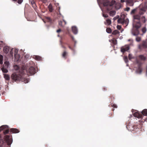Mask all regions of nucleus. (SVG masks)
Here are the masks:
<instances>
[{
  "label": "nucleus",
  "mask_w": 147,
  "mask_h": 147,
  "mask_svg": "<svg viewBox=\"0 0 147 147\" xmlns=\"http://www.w3.org/2000/svg\"><path fill=\"white\" fill-rule=\"evenodd\" d=\"M147 10V2L143 6H140L139 13L134 16V27L139 29L141 26L140 21L143 23L146 22V20L144 16H142Z\"/></svg>",
  "instance_id": "nucleus-1"
},
{
  "label": "nucleus",
  "mask_w": 147,
  "mask_h": 147,
  "mask_svg": "<svg viewBox=\"0 0 147 147\" xmlns=\"http://www.w3.org/2000/svg\"><path fill=\"white\" fill-rule=\"evenodd\" d=\"M11 78L12 80L16 82L21 81L26 83H28L29 82L28 80L27 79L22 77L21 74L17 72L12 74L11 75Z\"/></svg>",
  "instance_id": "nucleus-2"
},
{
  "label": "nucleus",
  "mask_w": 147,
  "mask_h": 147,
  "mask_svg": "<svg viewBox=\"0 0 147 147\" xmlns=\"http://www.w3.org/2000/svg\"><path fill=\"white\" fill-rule=\"evenodd\" d=\"M116 2L114 0H112L111 2L109 1H105L103 2V5L104 6H109L111 8L112 6L114 5Z\"/></svg>",
  "instance_id": "nucleus-3"
},
{
  "label": "nucleus",
  "mask_w": 147,
  "mask_h": 147,
  "mask_svg": "<svg viewBox=\"0 0 147 147\" xmlns=\"http://www.w3.org/2000/svg\"><path fill=\"white\" fill-rule=\"evenodd\" d=\"M27 72L28 75L34 74L36 72L35 69L33 67H30L27 70Z\"/></svg>",
  "instance_id": "nucleus-4"
},
{
  "label": "nucleus",
  "mask_w": 147,
  "mask_h": 147,
  "mask_svg": "<svg viewBox=\"0 0 147 147\" xmlns=\"http://www.w3.org/2000/svg\"><path fill=\"white\" fill-rule=\"evenodd\" d=\"M131 33L134 35H138L139 34V32L138 30V29L135 28L134 27L132 30Z\"/></svg>",
  "instance_id": "nucleus-5"
},
{
  "label": "nucleus",
  "mask_w": 147,
  "mask_h": 147,
  "mask_svg": "<svg viewBox=\"0 0 147 147\" xmlns=\"http://www.w3.org/2000/svg\"><path fill=\"white\" fill-rule=\"evenodd\" d=\"M134 116L138 118H142V115L141 113H140L137 111L134 113L133 114Z\"/></svg>",
  "instance_id": "nucleus-6"
},
{
  "label": "nucleus",
  "mask_w": 147,
  "mask_h": 147,
  "mask_svg": "<svg viewBox=\"0 0 147 147\" xmlns=\"http://www.w3.org/2000/svg\"><path fill=\"white\" fill-rule=\"evenodd\" d=\"M66 24V22L64 20H63V21H60L59 22V26L61 27H63Z\"/></svg>",
  "instance_id": "nucleus-7"
},
{
  "label": "nucleus",
  "mask_w": 147,
  "mask_h": 147,
  "mask_svg": "<svg viewBox=\"0 0 147 147\" xmlns=\"http://www.w3.org/2000/svg\"><path fill=\"white\" fill-rule=\"evenodd\" d=\"M142 71V69L141 67V64H139L138 65V68L136 71V72L138 74H140Z\"/></svg>",
  "instance_id": "nucleus-8"
},
{
  "label": "nucleus",
  "mask_w": 147,
  "mask_h": 147,
  "mask_svg": "<svg viewBox=\"0 0 147 147\" xmlns=\"http://www.w3.org/2000/svg\"><path fill=\"white\" fill-rule=\"evenodd\" d=\"M146 47H147V42L145 41H143L142 44L139 46L140 49H141L142 48H146Z\"/></svg>",
  "instance_id": "nucleus-9"
},
{
  "label": "nucleus",
  "mask_w": 147,
  "mask_h": 147,
  "mask_svg": "<svg viewBox=\"0 0 147 147\" xmlns=\"http://www.w3.org/2000/svg\"><path fill=\"white\" fill-rule=\"evenodd\" d=\"M129 47L128 46H126L121 48V51L122 52L124 53L125 51H127L129 50Z\"/></svg>",
  "instance_id": "nucleus-10"
},
{
  "label": "nucleus",
  "mask_w": 147,
  "mask_h": 147,
  "mask_svg": "<svg viewBox=\"0 0 147 147\" xmlns=\"http://www.w3.org/2000/svg\"><path fill=\"white\" fill-rule=\"evenodd\" d=\"M10 131L13 133H17L19 132V131L17 129L13 128L10 129Z\"/></svg>",
  "instance_id": "nucleus-11"
},
{
  "label": "nucleus",
  "mask_w": 147,
  "mask_h": 147,
  "mask_svg": "<svg viewBox=\"0 0 147 147\" xmlns=\"http://www.w3.org/2000/svg\"><path fill=\"white\" fill-rule=\"evenodd\" d=\"M68 55V53L65 50H64L62 54V57L66 59H67Z\"/></svg>",
  "instance_id": "nucleus-12"
},
{
  "label": "nucleus",
  "mask_w": 147,
  "mask_h": 147,
  "mask_svg": "<svg viewBox=\"0 0 147 147\" xmlns=\"http://www.w3.org/2000/svg\"><path fill=\"white\" fill-rule=\"evenodd\" d=\"M3 50L4 53L7 54L9 51V48L8 46H5L3 48Z\"/></svg>",
  "instance_id": "nucleus-13"
},
{
  "label": "nucleus",
  "mask_w": 147,
  "mask_h": 147,
  "mask_svg": "<svg viewBox=\"0 0 147 147\" xmlns=\"http://www.w3.org/2000/svg\"><path fill=\"white\" fill-rule=\"evenodd\" d=\"M72 30L74 34H76L78 32V30L77 28L75 26H73L72 27Z\"/></svg>",
  "instance_id": "nucleus-14"
},
{
  "label": "nucleus",
  "mask_w": 147,
  "mask_h": 147,
  "mask_svg": "<svg viewBox=\"0 0 147 147\" xmlns=\"http://www.w3.org/2000/svg\"><path fill=\"white\" fill-rule=\"evenodd\" d=\"M7 68L8 67H5L3 65L2 68H1L2 72L3 73H7L8 71V70L7 69Z\"/></svg>",
  "instance_id": "nucleus-15"
},
{
  "label": "nucleus",
  "mask_w": 147,
  "mask_h": 147,
  "mask_svg": "<svg viewBox=\"0 0 147 147\" xmlns=\"http://www.w3.org/2000/svg\"><path fill=\"white\" fill-rule=\"evenodd\" d=\"M142 114V117H143V116H147V109H144L141 113Z\"/></svg>",
  "instance_id": "nucleus-16"
},
{
  "label": "nucleus",
  "mask_w": 147,
  "mask_h": 147,
  "mask_svg": "<svg viewBox=\"0 0 147 147\" xmlns=\"http://www.w3.org/2000/svg\"><path fill=\"white\" fill-rule=\"evenodd\" d=\"M48 8L50 12H53V6L50 3L48 6Z\"/></svg>",
  "instance_id": "nucleus-17"
},
{
  "label": "nucleus",
  "mask_w": 147,
  "mask_h": 147,
  "mask_svg": "<svg viewBox=\"0 0 147 147\" xmlns=\"http://www.w3.org/2000/svg\"><path fill=\"white\" fill-rule=\"evenodd\" d=\"M34 58L36 60L39 61L41 60L42 59L41 57L37 55L34 56Z\"/></svg>",
  "instance_id": "nucleus-18"
},
{
  "label": "nucleus",
  "mask_w": 147,
  "mask_h": 147,
  "mask_svg": "<svg viewBox=\"0 0 147 147\" xmlns=\"http://www.w3.org/2000/svg\"><path fill=\"white\" fill-rule=\"evenodd\" d=\"M46 20L48 22H49L51 23H52L53 22V20L49 17H47L46 18Z\"/></svg>",
  "instance_id": "nucleus-19"
},
{
  "label": "nucleus",
  "mask_w": 147,
  "mask_h": 147,
  "mask_svg": "<svg viewBox=\"0 0 147 147\" xmlns=\"http://www.w3.org/2000/svg\"><path fill=\"white\" fill-rule=\"evenodd\" d=\"M3 75L4 77L6 80H9L10 77L9 75L5 74H4Z\"/></svg>",
  "instance_id": "nucleus-20"
},
{
  "label": "nucleus",
  "mask_w": 147,
  "mask_h": 147,
  "mask_svg": "<svg viewBox=\"0 0 147 147\" xmlns=\"http://www.w3.org/2000/svg\"><path fill=\"white\" fill-rule=\"evenodd\" d=\"M111 22L110 19H107L106 20V22H105V24L106 25H109L111 24Z\"/></svg>",
  "instance_id": "nucleus-21"
},
{
  "label": "nucleus",
  "mask_w": 147,
  "mask_h": 147,
  "mask_svg": "<svg viewBox=\"0 0 147 147\" xmlns=\"http://www.w3.org/2000/svg\"><path fill=\"white\" fill-rule=\"evenodd\" d=\"M124 21V19H122L121 18H119L117 21V22L118 23L123 24V22Z\"/></svg>",
  "instance_id": "nucleus-22"
},
{
  "label": "nucleus",
  "mask_w": 147,
  "mask_h": 147,
  "mask_svg": "<svg viewBox=\"0 0 147 147\" xmlns=\"http://www.w3.org/2000/svg\"><path fill=\"white\" fill-rule=\"evenodd\" d=\"M31 3L32 7L34 9H35L36 8V6L35 1L34 0H32L31 2Z\"/></svg>",
  "instance_id": "nucleus-23"
},
{
  "label": "nucleus",
  "mask_w": 147,
  "mask_h": 147,
  "mask_svg": "<svg viewBox=\"0 0 147 147\" xmlns=\"http://www.w3.org/2000/svg\"><path fill=\"white\" fill-rule=\"evenodd\" d=\"M119 32L117 30H114L112 32V34L113 35H119Z\"/></svg>",
  "instance_id": "nucleus-24"
},
{
  "label": "nucleus",
  "mask_w": 147,
  "mask_h": 147,
  "mask_svg": "<svg viewBox=\"0 0 147 147\" xmlns=\"http://www.w3.org/2000/svg\"><path fill=\"white\" fill-rule=\"evenodd\" d=\"M116 11L114 10H112L110 11L109 14L110 16H112L115 15Z\"/></svg>",
  "instance_id": "nucleus-25"
},
{
  "label": "nucleus",
  "mask_w": 147,
  "mask_h": 147,
  "mask_svg": "<svg viewBox=\"0 0 147 147\" xmlns=\"http://www.w3.org/2000/svg\"><path fill=\"white\" fill-rule=\"evenodd\" d=\"M139 57L141 60L143 61L145 60L146 59L145 57L142 55H139Z\"/></svg>",
  "instance_id": "nucleus-26"
},
{
  "label": "nucleus",
  "mask_w": 147,
  "mask_h": 147,
  "mask_svg": "<svg viewBox=\"0 0 147 147\" xmlns=\"http://www.w3.org/2000/svg\"><path fill=\"white\" fill-rule=\"evenodd\" d=\"M129 23V20L128 19H126L125 20L124 19V21L123 22V24H125L126 26H127Z\"/></svg>",
  "instance_id": "nucleus-27"
},
{
  "label": "nucleus",
  "mask_w": 147,
  "mask_h": 147,
  "mask_svg": "<svg viewBox=\"0 0 147 147\" xmlns=\"http://www.w3.org/2000/svg\"><path fill=\"white\" fill-rule=\"evenodd\" d=\"M111 28H107L106 29L107 32L109 33H110L111 32Z\"/></svg>",
  "instance_id": "nucleus-28"
},
{
  "label": "nucleus",
  "mask_w": 147,
  "mask_h": 147,
  "mask_svg": "<svg viewBox=\"0 0 147 147\" xmlns=\"http://www.w3.org/2000/svg\"><path fill=\"white\" fill-rule=\"evenodd\" d=\"M112 43L114 45H116L117 44V40L115 39H114L112 40Z\"/></svg>",
  "instance_id": "nucleus-29"
},
{
  "label": "nucleus",
  "mask_w": 147,
  "mask_h": 147,
  "mask_svg": "<svg viewBox=\"0 0 147 147\" xmlns=\"http://www.w3.org/2000/svg\"><path fill=\"white\" fill-rule=\"evenodd\" d=\"M142 31L143 32V34L145 33L146 31V27H144L142 29Z\"/></svg>",
  "instance_id": "nucleus-30"
},
{
  "label": "nucleus",
  "mask_w": 147,
  "mask_h": 147,
  "mask_svg": "<svg viewBox=\"0 0 147 147\" xmlns=\"http://www.w3.org/2000/svg\"><path fill=\"white\" fill-rule=\"evenodd\" d=\"M5 65H4L5 67H8V66L9 65V63L8 61H6L4 63Z\"/></svg>",
  "instance_id": "nucleus-31"
},
{
  "label": "nucleus",
  "mask_w": 147,
  "mask_h": 147,
  "mask_svg": "<svg viewBox=\"0 0 147 147\" xmlns=\"http://www.w3.org/2000/svg\"><path fill=\"white\" fill-rule=\"evenodd\" d=\"M3 56L1 55H0V63L1 64H2L3 63Z\"/></svg>",
  "instance_id": "nucleus-32"
},
{
  "label": "nucleus",
  "mask_w": 147,
  "mask_h": 147,
  "mask_svg": "<svg viewBox=\"0 0 147 147\" xmlns=\"http://www.w3.org/2000/svg\"><path fill=\"white\" fill-rule=\"evenodd\" d=\"M141 38L140 37L137 36L136 38V40L137 42H139L141 40Z\"/></svg>",
  "instance_id": "nucleus-33"
},
{
  "label": "nucleus",
  "mask_w": 147,
  "mask_h": 147,
  "mask_svg": "<svg viewBox=\"0 0 147 147\" xmlns=\"http://www.w3.org/2000/svg\"><path fill=\"white\" fill-rule=\"evenodd\" d=\"M136 11V9H134L132 10L130 13L131 14H134L135 13Z\"/></svg>",
  "instance_id": "nucleus-34"
},
{
  "label": "nucleus",
  "mask_w": 147,
  "mask_h": 147,
  "mask_svg": "<svg viewBox=\"0 0 147 147\" xmlns=\"http://www.w3.org/2000/svg\"><path fill=\"white\" fill-rule=\"evenodd\" d=\"M124 60L125 63H126L128 62V60L127 58V57H125L124 58Z\"/></svg>",
  "instance_id": "nucleus-35"
},
{
  "label": "nucleus",
  "mask_w": 147,
  "mask_h": 147,
  "mask_svg": "<svg viewBox=\"0 0 147 147\" xmlns=\"http://www.w3.org/2000/svg\"><path fill=\"white\" fill-rule=\"evenodd\" d=\"M61 47L64 49H66V47L64 46L62 44V42H61Z\"/></svg>",
  "instance_id": "nucleus-36"
},
{
  "label": "nucleus",
  "mask_w": 147,
  "mask_h": 147,
  "mask_svg": "<svg viewBox=\"0 0 147 147\" xmlns=\"http://www.w3.org/2000/svg\"><path fill=\"white\" fill-rule=\"evenodd\" d=\"M23 0H18V3L19 4H21L23 2Z\"/></svg>",
  "instance_id": "nucleus-37"
},
{
  "label": "nucleus",
  "mask_w": 147,
  "mask_h": 147,
  "mask_svg": "<svg viewBox=\"0 0 147 147\" xmlns=\"http://www.w3.org/2000/svg\"><path fill=\"white\" fill-rule=\"evenodd\" d=\"M67 46H68V47L70 49L72 50H73V48H72L69 44H67Z\"/></svg>",
  "instance_id": "nucleus-38"
},
{
  "label": "nucleus",
  "mask_w": 147,
  "mask_h": 147,
  "mask_svg": "<svg viewBox=\"0 0 147 147\" xmlns=\"http://www.w3.org/2000/svg\"><path fill=\"white\" fill-rule=\"evenodd\" d=\"M129 10H130V8L129 7H127L125 8V10L128 11H129Z\"/></svg>",
  "instance_id": "nucleus-39"
},
{
  "label": "nucleus",
  "mask_w": 147,
  "mask_h": 147,
  "mask_svg": "<svg viewBox=\"0 0 147 147\" xmlns=\"http://www.w3.org/2000/svg\"><path fill=\"white\" fill-rule=\"evenodd\" d=\"M103 16L105 18H107L108 17V16L107 14H103Z\"/></svg>",
  "instance_id": "nucleus-40"
},
{
  "label": "nucleus",
  "mask_w": 147,
  "mask_h": 147,
  "mask_svg": "<svg viewBox=\"0 0 147 147\" xmlns=\"http://www.w3.org/2000/svg\"><path fill=\"white\" fill-rule=\"evenodd\" d=\"M117 28L118 30H120L121 28V26L119 25H117Z\"/></svg>",
  "instance_id": "nucleus-41"
},
{
  "label": "nucleus",
  "mask_w": 147,
  "mask_h": 147,
  "mask_svg": "<svg viewBox=\"0 0 147 147\" xmlns=\"http://www.w3.org/2000/svg\"><path fill=\"white\" fill-rule=\"evenodd\" d=\"M112 106L113 107L115 108H117V105L115 104H113Z\"/></svg>",
  "instance_id": "nucleus-42"
},
{
  "label": "nucleus",
  "mask_w": 147,
  "mask_h": 147,
  "mask_svg": "<svg viewBox=\"0 0 147 147\" xmlns=\"http://www.w3.org/2000/svg\"><path fill=\"white\" fill-rule=\"evenodd\" d=\"M147 2V0H146V1L145 2V3L144 4H142L140 6H143L144 5H145V4Z\"/></svg>",
  "instance_id": "nucleus-43"
},
{
  "label": "nucleus",
  "mask_w": 147,
  "mask_h": 147,
  "mask_svg": "<svg viewBox=\"0 0 147 147\" xmlns=\"http://www.w3.org/2000/svg\"><path fill=\"white\" fill-rule=\"evenodd\" d=\"M129 5L131 6H133V2H130L129 3Z\"/></svg>",
  "instance_id": "nucleus-44"
},
{
  "label": "nucleus",
  "mask_w": 147,
  "mask_h": 147,
  "mask_svg": "<svg viewBox=\"0 0 147 147\" xmlns=\"http://www.w3.org/2000/svg\"><path fill=\"white\" fill-rule=\"evenodd\" d=\"M61 31V29H58L57 30V33H59Z\"/></svg>",
  "instance_id": "nucleus-45"
},
{
  "label": "nucleus",
  "mask_w": 147,
  "mask_h": 147,
  "mask_svg": "<svg viewBox=\"0 0 147 147\" xmlns=\"http://www.w3.org/2000/svg\"><path fill=\"white\" fill-rule=\"evenodd\" d=\"M142 125H138L137 127H138V128H140V127H142Z\"/></svg>",
  "instance_id": "nucleus-46"
},
{
  "label": "nucleus",
  "mask_w": 147,
  "mask_h": 147,
  "mask_svg": "<svg viewBox=\"0 0 147 147\" xmlns=\"http://www.w3.org/2000/svg\"><path fill=\"white\" fill-rule=\"evenodd\" d=\"M10 54L11 55H12V54H13V52H12V50H11V51H10Z\"/></svg>",
  "instance_id": "nucleus-47"
},
{
  "label": "nucleus",
  "mask_w": 147,
  "mask_h": 147,
  "mask_svg": "<svg viewBox=\"0 0 147 147\" xmlns=\"http://www.w3.org/2000/svg\"><path fill=\"white\" fill-rule=\"evenodd\" d=\"M103 89L104 90H107V88L106 87L103 88Z\"/></svg>",
  "instance_id": "nucleus-48"
},
{
  "label": "nucleus",
  "mask_w": 147,
  "mask_h": 147,
  "mask_svg": "<svg viewBox=\"0 0 147 147\" xmlns=\"http://www.w3.org/2000/svg\"><path fill=\"white\" fill-rule=\"evenodd\" d=\"M110 98L112 99L113 98H114V97H113L112 95H110Z\"/></svg>",
  "instance_id": "nucleus-49"
},
{
  "label": "nucleus",
  "mask_w": 147,
  "mask_h": 147,
  "mask_svg": "<svg viewBox=\"0 0 147 147\" xmlns=\"http://www.w3.org/2000/svg\"><path fill=\"white\" fill-rule=\"evenodd\" d=\"M41 1H42L43 3H45L46 2V0H41Z\"/></svg>",
  "instance_id": "nucleus-50"
},
{
  "label": "nucleus",
  "mask_w": 147,
  "mask_h": 147,
  "mask_svg": "<svg viewBox=\"0 0 147 147\" xmlns=\"http://www.w3.org/2000/svg\"><path fill=\"white\" fill-rule=\"evenodd\" d=\"M71 37L72 40H74V38L73 36H71Z\"/></svg>",
  "instance_id": "nucleus-51"
},
{
  "label": "nucleus",
  "mask_w": 147,
  "mask_h": 147,
  "mask_svg": "<svg viewBox=\"0 0 147 147\" xmlns=\"http://www.w3.org/2000/svg\"><path fill=\"white\" fill-rule=\"evenodd\" d=\"M121 2L123 3L125 1L124 0H121Z\"/></svg>",
  "instance_id": "nucleus-52"
},
{
  "label": "nucleus",
  "mask_w": 147,
  "mask_h": 147,
  "mask_svg": "<svg viewBox=\"0 0 147 147\" xmlns=\"http://www.w3.org/2000/svg\"><path fill=\"white\" fill-rule=\"evenodd\" d=\"M130 54H129V59H131V57H130Z\"/></svg>",
  "instance_id": "nucleus-53"
},
{
  "label": "nucleus",
  "mask_w": 147,
  "mask_h": 147,
  "mask_svg": "<svg viewBox=\"0 0 147 147\" xmlns=\"http://www.w3.org/2000/svg\"><path fill=\"white\" fill-rule=\"evenodd\" d=\"M64 44H65V45H67V44H68L67 43H64Z\"/></svg>",
  "instance_id": "nucleus-54"
},
{
  "label": "nucleus",
  "mask_w": 147,
  "mask_h": 147,
  "mask_svg": "<svg viewBox=\"0 0 147 147\" xmlns=\"http://www.w3.org/2000/svg\"><path fill=\"white\" fill-rule=\"evenodd\" d=\"M116 18H115H115H113V19H114V20H116Z\"/></svg>",
  "instance_id": "nucleus-55"
},
{
  "label": "nucleus",
  "mask_w": 147,
  "mask_h": 147,
  "mask_svg": "<svg viewBox=\"0 0 147 147\" xmlns=\"http://www.w3.org/2000/svg\"><path fill=\"white\" fill-rule=\"evenodd\" d=\"M0 42H1L2 43H3V42L2 41H0Z\"/></svg>",
  "instance_id": "nucleus-56"
},
{
  "label": "nucleus",
  "mask_w": 147,
  "mask_h": 147,
  "mask_svg": "<svg viewBox=\"0 0 147 147\" xmlns=\"http://www.w3.org/2000/svg\"><path fill=\"white\" fill-rule=\"evenodd\" d=\"M17 0H13V1H17Z\"/></svg>",
  "instance_id": "nucleus-57"
},
{
  "label": "nucleus",
  "mask_w": 147,
  "mask_h": 147,
  "mask_svg": "<svg viewBox=\"0 0 147 147\" xmlns=\"http://www.w3.org/2000/svg\"><path fill=\"white\" fill-rule=\"evenodd\" d=\"M16 52H17V51H16V50H15V53H16Z\"/></svg>",
  "instance_id": "nucleus-58"
},
{
  "label": "nucleus",
  "mask_w": 147,
  "mask_h": 147,
  "mask_svg": "<svg viewBox=\"0 0 147 147\" xmlns=\"http://www.w3.org/2000/svg\"><path fill=\"white\" fill-rule=\"evenodd\" d=\"M133 111H134V110H133V109H132V112H133Z\"/></svg>",
  "instance_id": "nucleus-59"
},
{
  "label": "nucleus",
  "mask_w": 147,
  "mask_h": 147,
  "mask_svg": "<svg viewBox=\"0 0 147 147\" xmlns=\"http://www.w3.org/2000/svg\"><path fill=\"white\" fill-rule=\"evenodd\" d=\"M16 55L15 54V57Z\"/></svg>",
  "instance_id": "nucleus-60"
},
{
  "label": "nucleus",
  "mask_w": 147,
  "mask_h": 147,
  "mask_svg": "<svg viewBox=\"0 0 147 147\" xmlns=\"http://www.w3.org/2000/svg\"><path fill=\"white\" fill-rule=\"evenodd\" d=\"M141 35H143V34H140Z\"/></svg>",
  "instance_id": "nucleus-61"
}]
</instances>
